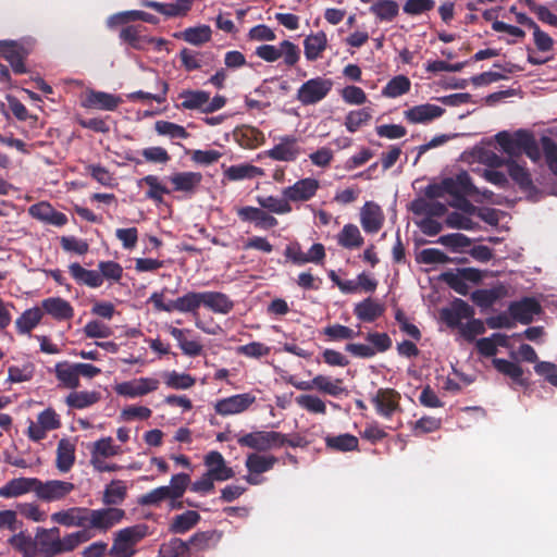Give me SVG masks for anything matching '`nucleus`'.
<instances>
[{
    "mask_svg": "<svg viewBox=\"0 0 557 557\" xmlns=\"http://www.w3.org/2000/svg\"><path fill=\"white\" fill-rule=\"evenodd\" d=\"M447 194L453 196L454 199L476 193V188L471 183L470 176L467 172H460L455 177H446Z\"/></svg>",
    "mask_w": 557,
    "mask_h": 557,
    "instance_id": "473e14b6",
    "label": "nucleus"
},
{
    "mask_svg": "<svg viewBox=\"0 0 557 557\" xmlns=\"http://www.w3.org/2000/svg\"><path fill=\"white\" fill-rule=\"evenodd\" d=\"M202 292H188L173 300V311L181 313H191L194 320L199 315Z\"/></svg>",
    "mask_w": 557,
    "mask_h": 557,
    "instance_id": "72a5a7b5",
    "label": "nucleus"
},
{
    "mask_svg": "<svg viewBox=\"0 0 557 557\" xmlns=\"http://www.w3.org/2000/svg\"><path fill=\"white\" fill-rule=\"evenodd\" d=\"M86 513L87 508L71 507L53 512L50 518L52 522L66 528H86Z\"/></svg>",
    "mask_w": 557,
    "mask_h": 557,
    "instance_id": "5701e85b",
    "label": "nucleus"
},
{
    "mask_svg": "<svg viewBox=\"0 0 557 557\" xmlns=\"http://www.w3.org/2000/svg\"><path fill=\"white\" fill-rule=\"evenodd\" d=\"M339 246L346 249H358L363 245V237L357 225L352 223L345 224L336 235Z\"/></svg>",
    "mask_w": 557,
    "mask_h": 557,
    "instance_id": "c03bdc74",
    "label": "nucleus"
},
{
    "mask_svg": "<svg viewBox=\"0 0 557 557\" xmlns=\"http://www.w3.org/2000/svg\"><path fill=\"white\" fill-rule=\"evenodd\" d=\"M174 37L183 39L193 46H202L211 40L212 29L209 25L201 24L176 33Z\"/></svg>",
    "mask_w": 557,
    "mask_h": 557,
    "instance_id": "a19ab883",
    "label": "nucleus"
},
{
    "mask_svg": "<svg viewBox=\"0 0 557 557\" xmlns=\"http://www.w3.org/2000/svg\"><path fill=\"white\" fill-rule=\"evenodd\" d=\"M256 400L257 397L253 393H240L218 399L213 408L219 416H236L249 410L255 405Z\"/></svg>",
    "mask_w": 557,
    "mask_h": 557,
    "instance_id": "6e6552de",
    "label": "nucleus"
},
{
    "mask_svg": "<svg viewBox=\"0 0 557 557\" xmlns=\"http://www.w3.org/2000/svg\"><path fill=\"white\" fill-rule=\"evenodd\" d=\"M475 154L478 158L491 165V166H500L506 164L508 168L509 175L511 178L517 182L521 186H528L531 183L530 175L524 166L520 165L513 160H509L505 162L500 157L492 151H487L483 148H479L475 150Z\"/></svg>",
    "mask_w": 557,
    "mask_h": 557,
    "instance_id": "f8f14e48",
    "label": "nucleus"
},
{
    "mask_svg": "<svg viewBox=\"0 0 557 557\" xmlns=\"http://www.w3.org/2000/svg\"><path fill=\"white\" fill-rule=\"evenodd\" d=\"M190 484V476L187 473L172 475L169 485L156 487L138 498L141 506L158 507L162 502L169 500L171 509H180L183 504L178 502Z\"/></svg>",
    "mask_w": 557,
    "mask_h": 557,
    "instance_id": "f03ea898",
    "label": "nucleus"
},
{
    "mask_svg": "<svg viewBox=\"0 0 557 557\" xmlns=\"http://www.w3.org/2000/svg\"><path fill=\"white\" fill-rule=\"evenodd\" d=\"M299 408L312 414H325L326 403L314 394H300L295 398Z\"/></svg>",
    "mask_w": 557,
    "mask_h": 557,
    "instance_id": "3c124183",
    "label": "nucleus"
},
{
    "mask_svg": "<svg viewBox=\"0 0 557 557\" xmlns=\"http://www.w3.org/2000/svg\"><path fill=\"white\" fill-rule=\"evenodd\" d=\"M169 181L173 185V190L191 195L199 187L202 175L199 172H177L172 174Z\"/></svg>",
    "mask_w": 557,
    "mask_h": 557,
    "instance_id": "7c9ffc66",
    "label": "nucleus"
},
{
    "mask_svg": "<svg viewBox=\"0 0 557 557\" xmlns=\"http://www.w3.org/2000/svg\"><path fill=\"white\" fill-rule=\"evenodd\" d=\"M55 376L61 386L65 388H77L81 384L76 363L72 364L66 361L58 362L54 367Z\"/></svg>",
    "mask_w": 557,
    "mask_h": 557,
    "instance_id": "37998d69",
    "label": "nucleus"
},
{
    "mask_svg": "<svg viewBox=\"0 0 557 557\" xmlns=\"http://www.w3.org/2000/svg\"><path fill=\"white\" fill-rule=\"evenodd\" d=\"M159 385L158 379L141 376L115 384L114 391L119 396L134 399L156 392Z\"/></svg>",
    "mask_w": 557,
    "mask_h": 557,
    "instance_id": "9b49d317",
    "label": "nucleus"
},
{
    "mask_svg": "<svg viewBox=\"0 0 557 557\" xmlns=\"http://www.w3.org/2000/svg\"><path fill=\"white\" fill-rule=\"evenodd\" d=\"M9 543L12 547L20 550L24 557H36L37 555L36 541L23 532L11 536Z\"/></svg>",
    "mask_w": 557,
    "mask_h": 557,
    "instance_id": "0e129e2a",
    "label": "nucleus"
},
{
    "mask_svg": "<svg viewBox=\"0 0 557 557\" xmlns=\"http://www.w3.org/2000/svg\"><path fill=\"white\" fill-rule=\"evenodd\" d=\"M410 209L413 214L419 216H442L446 212L444 203L426 197L414 199L410 205Z\"/></svg>",
    "mask_w": 557,
    "mask_h": 557,
    "instance_id": "e433bc0d",
    "label": "nucleus"
},
{
    "mask_svg": "<svg viewBox=\"0 0 557 557\" xmlns=\"http://www.w3.org/2000/svg\"><path fill=\"white\" fill-rule=\"evenodd\" d=\"M60 425L59 414L52 408H47L37 416L36 421H29L27 435L32 441L38 442L44 440L48 432L59 429Z\"/></svg>",
    "mask_w": 557,
    "mask_h": 557,
    "instance_id": "ddd939ff",
    "label": "nucleus"
},
{
    "mask_svg": "<svg viewBox=\"0 0 557 557\" xmlns=\"http://www.w3.org/2000/svg\"><path fill=\"white\" fill-rule=\"evenodd\" d=\"M264 153L275 161L295 162L302 153V149L296 136L283 135L276 137L273 147Z\"/></svg>",
    "mask_w": 557,
    "mask_h": 557,
    "instance_id": "9d476101",
    "label": "nucleus"
},
{
    "mask_svg": "<svg viewBox=\"0 0 557 557\" xmlns=\"http://www.w3.org/2000/svg\"><path fill=\"white\" fill-rule=\"evenodd\" d=\"M143 29L144 27L139 25L126 26L120 32V38L133 48L144 50L147 35L143 34Z\"/></svg>",
    "mask_w": 557,
    "mask_h": 557,
    "instance_id": "338daca9",
    "label": "nucleus"
},
{
    "mask_svg": "<svg viewBox=\"0 0 557 557\" xmlns=\"http://www.w3.org/2000/svg\"><path fill=\"white\" fill-rule=\"evenodd\" d=\"M145 524H136L114 533L113 544L109 549L112 557H132L136 553V545L147 535Z\"/></svg>",
    "mask_w": 557,
    "mask_h": 557,
    "instance_id": "7ed1b4c3",
    "label": "nucleus"
},
{
    "mask_svg": "<svg viewBox=\"0 0 557 557\" xmlns=\"http://www.w3.org/2000/svg\"><path fill=\"white\" fill-rule=\"evenodd\" d=\"M27 50L15 41L0 40V55L7 59L17 74L26 72L23 59Z\"/></svg>",
    "mask_w": 557,
    "mask_h": 557,
    "instance_id": "bb28decb",
    "label": "nucleus"
},
{
    "mask_svg": "<svg viewBox=\"0 0 557 557\" xmlns=\"http://www.w3.org/2000/svg\"><path fill=\"white\" fill-rule=\"evenodd\" d=\"M320 188V182L313 177L298 180L293 185L282 189V196L292 202H306L312 199Z\"/></svg>",
    "mask_w": 557,
    "mask_h": 557,
    "instance_id": "dca6fc26",
    "label": "nucleus"
},
{
    "mask_svg": "<svg viewBox=\"0 0 557 557\" xmlns=\"http://www.w3.org/2000/svg\"><path fill=\"white\" fill-rule=\"evenodd\" d=\"M540 311L541 306L533 298H524L509 306L511 317L523 324L530 323Z\"/></svg>",
    "mask_w": 557,
    "mask_h": 557,
    "instance_id": "c756f323",
    "label": "nucleus"
},
{
    "mask_svg": "<svg viewBox=\"0 0 557 557\" xmlns=\"http://www.w3.org/2000/svg\"><path fill=\"white\" fill-rule=\"evenodd\" d=\"M473 310L463 300H456L450 308L441 310V319L450 327H456L461 324L465 319L471 318Z\"/></svg>",
    "mask_w": 557,
    "mask_h": 557,
    "instance_id": "2f4dec72",
    "label": "nucleus"
},
{
    "mask_svg": "<svg viewBox=\"0 0 557 557\" xmlns=\"http://www.w3.org/2000/svg\"><path fill=\"white\" fill-rule=\"evenodd\" d=\"M327 38L324 32L308 35L304 40V52L308 61H315L321 58L326 49Z\"/></svg>",
    "mask_w": 557,
    "mask_h": 557,
    "instance_id": "58836bf2",
    "label": "nucleus"
},
{
    "mask_svg": "<svg viewBox=\"0 0 557 557\" xmlns=\"http://www.w3.org/2000/svg\"><path fill=\"white\" fill-rule=\"evenodd\" d=\"M255 54L261 60L273 63L282 59L287 67L295 66L300 60V49L289 40H283L278 45H262L257 47Z\"/></svg>",
    "mask_w": 557,
    "mask_h": 557,
    "instance_id": "39448f33",
    "label": "nucleus"
},
{
    "mask_svg": "<svg viewBox=\"0 0 557 557\" xmlns=\"http://www.w3.org/2000/svg\"><path fill=\"white\" fill-rule=\"evenodd\" d=\"M384 306L372 298H366L354 307L355 315L362 322H373L384 313Z\"/></svg>",
    "mask_w": 557,
    "mask_h": 557,
    "instance_id": "c9c22d12",
    "label": "nucleus"
},
{
    "mask_svg": "<svg viewBox=\"0 0 557 557\" xmlns=\"http://www.w3.org/2000/svg\"><path fill=\"white\" fill-rule=\"evenodd\" d=\"M277 459L270 455L250 454L246 459V468L250 473H263L273 468Z\"/></svg>",
    "mask_w": 557,
    "mask_h": 557,
    "instance_id": "864d4df0",
    "label": "nucleus"
},
{
    "mask_svg": "<svg viewBox=\"0 0 557 557\" xmlns=\"http://www.w3.org/2000/svg\"><path fill=\"white\" fill-rule=\"evenodd\" d=\"M263 175V169L252 165L250 163H239L231 165L224 171V177L233 182L252 180Z\"/></svg>",
    "mask_w": 557,
    "mask_h": 557,
    "instance_id": "79ce46f5",
    "label": "nucleus"
},
{
    "mask_svg": "<svg viewBox=\"0 0 557 557\" xmlns=\"http://www.w3.org/2000/svg\"><path fill=\"white\" fill-rule=\"evenodd\" d=\"M238 216L243 221L253 222L255 225L262 230H269L277 225V220L264 209L257 207H243L237 210Z\"/></svg>",
    "mask_w": 557,
    "mask_h": 557,
    "instance_id": "393cba45",
    "label": "nucleus"
},
{
    "mask_svg": "<svg viewBox=\"0 0 557 557\" xmlns=\"http://www.w3.org/2000/svg\"><path fill=\"white\" fill-rule=\"evenodd\" d=\"M237 442L243 447L259 451L280 448L286 444L290 446L298 445V443L288 442L285 434L275 431H252L240 436Z\"/></svg>",
    "mask_w": 557,
    "mask_h": 557,
    "instance_id": "20e7f679",
    "label": "nucleus"
},
{
    "mask_svg": "<svg viewBox=\"0 0 557 557\" xmlns=\"http://www.w3.org/2000/svg\"><path fill=\"white\" fill-rule=\"evenodd\" d=\"M100 398V393L96 391L73 392L66 397V404L76 409H84L95 405Z\"/></svg>",
    "mask_w": 557,
    "mask_h": 557,
    "instance_id": "5fc2aeb1",
    "label": "nucleus"
},
{
    "mask_svg": "<svg viewBox=\"0 0 557 557\" xmlns=\"http://www.w3.org/2000/svg\"><path fill=\"white\" fill-rule=\"evenodd\" d=\"M442 277L455 292L460 295H467L470 289L469 282H479L482 278V274L474 269H463L457 272H446Z\"/></svg>",
    "mask_w": 557,
    "mask_h": 557,
    "instance_id": "f3484780",
    "label": "nucleus"
},
{
    "mask_svg": "<svg viewBox=\"0 0 557 557\" xmlns=\"http://www.w3.org/2000/svg\"><path fill=\"white\" fill-rule=\"evenodd\" d=\"M154 129L158 135L169 137L170 139H186L189 137L185 127L164 120L157 121Z\"/></svg>",
    "mask_w": 557,
    "mask_h": 557,
    "instance_id": "052dcab7",
    "label": "nucleus"
},
{
    "mask_svg": "<svg viewBox=\"0 0 557 557\" xmlns=\"http://www.w3.org/2000/svg\"><path fill=\"white\" fill-rule=\"evenodd\" d=\"M411 88L410 79L405 75L394 76L382 89V96L386 98H397L407 94Z\"/></svg>",
    "mask_w": 557,
    "mask_h": 557,
    "instance_id": "603ef678",
    "label": "nucleus"
},
{
    "mask_svg": "<svg viewBox=\"0 0 557 557\" xmlns=\"http://www.w3.org/2000/svg\"><path fill=\"white\" fill-rule=\"evenodd\" d=\"M91 537L92 534L88 530H79L61 539L58 528H39L35 534L37 554L41 557H54L74 550Z\"/></svg>",
    "mask_w": 557,
    "mask_h": 557,
    "instance_id": "f257e3e1",
    "label": "nucleus"
},
{
    "mask_svg": "<svg viewBox=\"0 0 557 557\" xmlns=\"http://www.w3.org/2000/svg\"><path fill=\"white\" fill-rule=\"evenodd\" d=\"M259 206L274 214H288L293 208L288 199L284 196L282 198L276 196H259L257 197Z\"/></svg>",
    "mask_w": 557,
    "mask_h": 557,
    "instance_id": "09e8293b",
    "label": "nucleus"
},
{
    "mask_svg": "<svg viewBox=\"0 0 557 557\" xmlns=\"http://www.w3.org/2000/svg\"><path fill=\"white\" fill-rule=\"evenodd\" d=\"M372 119V110L370 108H361L352 110L345 116V126L348 132L355 133L363 125L368 124Z\"/></svg>",
    "mask_w": 557,
    "mask_h": 557,
    "instance_id": "bf43d9fd",
    "label": "nucleus"
},
{
    "mask_svg": "<svg viewBox=\"0 0 557 557\" xmlns=\"http://www.w3.org/2000/svg\"><path fill=\"white\" fill-rule=\"evenodd\" d=\"M370 12L381 22H391L398 15L399 5L395 0H376Z\"/></svg>",
    "mask_w": 557,
    "mask_h": 557,
    "instance_id": "8fccbe9b",
    "label": "nucleus"
},
{
    "mask_svg": "<svg viewBox=\"0 0 557 557\" xmlns=\"http://www.w3.org/2000/svg\"><path fill=\"white\" fill-rule=\"evenodd\" d=\"M333 88L331 78L317 76L306 81L297 89L296 99L304 106H311L322 101Z\"/></svg>",
    "mask_w": 557,
    "mask_h": 557,
    "instance_id": "0eeeda50",
    "label": "nucleus"
},
{
    "mask_svg": "<svg viewBox=\"0 0 557 557\" xmlns=\"http://www.w3.org/2000/svg\"><path fill=\"white\" fill-rule=\"evenodd\" d=\"M28 212L34 219L54 226L60 227L67 223V216L54 210L48 202L33 205L29 207Z\"/></svg>",
    "mask_w": 557,
    "mask_h": 557,
    "instance_id": "a878e982",
    "label": "nucleus"
},
{
    "mask_svg": "<svg viewBox=\"0 0 557 557\" xmlns=\"http://www.w3.org/2000/svg\"><path fill=\"white\" fill-rule=\"evenodd\" d=\"M75 460V446L69 440H61L57 448V468L61 472H67Z\"/></svg>",
    "mask_w": 557,
    "mask_h": 557,
    "instance_id": "de8ad7c7",
    "label": "nucleus"
},
{
    "mask_svg": "<svg viewBox=\"0 0 557 557\" xmlns=\"http://www.w3.org/2000/svg\"><path fill=\"white\" fill-rule=\"evenodd\" d=\"M69 272L77 284L90 288H98L102 285V275H99L98 271L85 269L77 262L69 265Z\"/></svg>",
    "mask_w": 557,
    "mask_h": 557,
    "instance_id": "f704fd0d",
    "label": "nucleus"
},
{
    "mask_svg": "<svg viewBox=\"0 0 557 557\" xmlns=\"http://www.w3.org/2000/svg\"><path fill=\"white\" fill-rule=\"evenodd\" d=\"M127 486L121 480H113L104 490L103 502L107 505L121 504L126 496Z\"/></svg>",
    "mask_w": 557,
    "mask_h": 557,
    "instance_id": "69168bd1",
    "label": "nucleus"
},
{
    "mask_svg": "<svg viewBox=\"0 0 557 557\" xmlns=\"http://www.w3.org/2000/svg\"><path fill=\"white\" fill-rule=\"evenodd\" d=\"M35 373V366L32 362H25L18 366H11L8 369V381L11 383H23L30 381Z\"/></svg>",
    "mask_w": 557,
    "mask_h": 557,
    "instance_id": "774afa93",
    "label": "nucleus"
},
{
    "mask_svg": "<svg viewBox=\"0 0 557 557\" xmlns=\"http://www.w3.org/2000/svg\"><path fill=\"white\" fill-rule=\"evenodd\" d=\"M401 395L394 388H379L370 398L375 412L384 418L391 419L395 413L401 412Z\"/></svg>",
    "mask_w": 557,
    "mask_h": 557,
    "instance_id": "1a4fd4ad",
    "label": "nucleus"
},
{
    "mask_svg": "<svg viewBox=\"0 0 557 557\" xmlns=\"http://www.w3.org/2000/svg\"><path fill=\"white\" fill-rule=\"evenodd\" d=\"M122 454V448L114 444L112 437H101L90 446V460H102Z\"/></svg>",
    "mask_w": 557,
    "mask_h": 557,
    "instance_id": "ea45409f",
    "label": "nucleus"
},
{
    "mask_svg": "<svg viewBox=\"0 0 557 557\" xmlns=\"http://www.w3.org/2000/svg\"><path fill=\"white\" fill-rule=\"evenodd\" d=\"M201 304L218 314H228L234 308V301L226 294L214 290L202 292Z\"/></svg>",
    "mask_w": 557,
    "mask_h": 557,
    "instance_id": "c85d7f7f",
    "label": "nucleus"
},
{
    "mask_svg": "<svg viewBox=\"0 0 557 557\" xmlns=\"http://www.w3.org/2000/svg\"><path fill=\"white\" fill-rule=\"evenodd\" d=\"M124 515V510L114 507L97 510L87 509L86 528L107 531L120 523Z\"/></svg>",
    "mask_w": 557,
    "mask_h": 557,
    "instance_id": "4468645a",
    "label": "nucleus"
},
{
    "mask_svg": "<svg viewBox=\"0 0 557 557\" xmlns=\"http://www.w3.org/2000/svg\"><path fill=\"white\" fill-rule=\"evenodd\" d=\"M44 313L49 314L54 320L64 321L74 317L72 305L61 297H49L41 301Z\"/></svg>",
    "mask_w": 557,
    "mask_h": 557,
    "instance_id": "cd10ccee",
    "label": "nucleus"
},
{
    "mask_svg": "<svg viewBox=\"0 0 557 557\" xmlns=\"http://www.w3.org/2000/svg\"><path fill=\"white\" fill-rule=\"evenodd\" d=\"M285 381L298 391L308 392L317 389L324 395L333 397L339 396L345 391L343 380L333 379L323 374L315 375L311 381H298L295 376L289 375L285 377Z\"/></svg>",
    "mask_w": 557,
    "mask_h": 557,
    "instance_id": "423d86ee",
    "label": "nucleus"
},
{
    "mask_svg": "<svg viewBox=\"0 0 557 557\" xmlns=\"http://www.w3.org/2000/svg\"><path fill=\"white\" fill-rule=\"evenodd\" d=\"M529 132L519 129L515 133L506 131L499 132L495 135V140L500 149L509 157H516L522 153V146Z\"/></svg>",
    "mask_w": 557,
    "mask_h": 557,
    "instance_id": "4be33fe9",
    "label": "nucleus"
},
{
    "mask_svg": "<svg viewBox=\"0 0 557 557\" xmlns=\"http://www.w3.org/2000/svg\"><path fill=\"white\" fill-rule=\"evenodd\" d=\"M359 441L355 435L345 433L336 436H326L325 445L327 448L338 451H351L358 448Z\"/></svg>",
    "mask_w": 557,
    "mask_h": 557,
    "instance_id": "4d7b16f0",
    "label": "nucleus"
},
{
    "mask_svg": "<svg viewBox=\"0 0 557 557\" xmlns=\"http://www.w3.org/2000/svg\"><path fill=\"white\" fill-rule=\"evenodd\" d=\"M200 516L195 510H187L173 518L170 530L174 533H185L194 528L199 521Z\"/></svg>",
    "mask_w": 557,
    "mask_h": 557,
    "instance_id": "13d9d810",
    "label": "nucleus"
},
{
    "mask_svg": "<svg viewBox=\"0 0 557 557\" xmlns=\"http://www.w3.org/2000/svg\"><path fill=\"white\" fill-rule=\"evenodd\" d=\"M203 463L207 468V473L215 481H226L234 476V471L226 465L222 454L212 450L205 456Z\"/></svg>",
    "mask_w": 557,
    "mask_h": 557,
    "instance_id": "aec40b11",
    "label": "nucleus"
},
{
    "mask_svg": "<svg viewBox=\"0 0 557 557\" xmlns=\"http://www.w3.org/2000/svg\"><path fill=\"white\" fill-rule=\"evenodd\" d=\"M75 488V485L69 481L49 480L46 482L37 479L36 496L45 502H58L64 499Z\"/></svg>",
    "mask_w": 557,
    "mask_h": 557,
    "instance_id": "2eb2a0df",
    "label": "nucleus"
},
{
    "mask_svg": "<svg viewBox=\"0 0 557 557\" xmlns=\"http://www.w3.org/2000/svg\"><path fill=\"white\" fill-rule=\"evenodd\" d=\"M384 213L381 207L373 202L367 201L360 209V224L366 233H377L384 224Z\"/></svg>",
    "mask_w": 557,
    "mask_h": 557,
    "instance_id": "6ab92c4d",
    "label": "nucleus"
},
{
    "mask_svg": "<svg viewBox=\"0 0 557 557\" xmlns=\"http://www.w3.org/2000/svg\"><path fill=\"white\" fill-rule=\"evenodd\" d=\"M44 311L39 307H33L25 310L15 321L18 333L29 334L41 321Z\"/></svg>",
    "mask_w": 557,
    "mask_h": 557,
    "instance_id": "49530a36",
    "label": "nucleus"
},
{
    "mask_svg": "<svg viewBox=\"0 0 557 557\" xmlns=\"http://www.w3.org/2000/svg\"><path fill=\"white\" fill-rule=\"evenodd\" d=\"M493 364L497 371H499L504 375L509 376L516 383H519L521 385L524 384L523 370L517 362H512V361H509L506 359L495 358L493 360Z\"/></svg>",
    "mask_w": 557,
    "mask_h": 557,
    "instance_id": "680f3d73",
    "label": "nucleus"
},
{
    "mask_svg": "<svg viewBox=\"0 0 557 557\" xmlns=\"http://www.w3.org/2000/svg\"><path fill=\"white\" fill-rule=\"evenodd\" d=\"M506 295L507 290L505 286L499 285L490 289L475 290L472 293L471 299L476 306L481 308H488Z\"/></svg>",
    "mask_w": 557,
    "mask_h": 557,
    "instance_id": "a18cd8bd",
    "label": "nucleus"
},
{
    "mask_svg": "<svg viewBox=\"0 0 557 557\" xmlns=\"http://www.w3.org/2000/svg\"><path fill=\"white\" fill-rule=\"evenodd\" d=\"M445 110L434 103H422L404 111L405 119L411 124H428L444 114Z\"/></svg>",
    "mask_w": 557,
    "mask_h": 557,
    "instance_id": "a211bd4d",
    "label": "nucleus"
},
{
    "mask_svg": "<svg viewBox=\"0 0 557 557\" xmlns=\"http://www.w3.org/2000/svg\"><path fill=\"white\" fill-rule=\"evenodd\" d=\"M37 478H14L0 487V498H16L30 492L36 494Z\"/></svg>",
    "mask_w": 557,
    "mask_h": 557,
    "instance_id": "412c9836",
    "label": "nucleus"
},
{
    "mask_svg": "<svg viewBox=\"0 0 557 557\" xmlns=\"http://www.w3.org/2000/svg\"><path fill=\"white\" fill-rule=\"evenodd\" d=\"M164 384L173 389H188L196 383V379L188 373L166 371L162 373Z\"/></svg>",
    "mask_w": 557,
    "mask_h": 557,
    "instance_id": "6e6d98bb",
    "label": "nucleus"
},
{
    "mask_svg": "<svg viewBox=\"0 0 557 557\" xmlns=\"http://www.w3.org/2000/svg\"><path fill=\"white\" fill-rule=\"evenodd\" d=\"M178 99L182 100L178 108L184 110H199L205 113L209 92L205 90L185 89L180 92Z\"/></svg>",
    "mask_w": 557,
    "mask_h": 557,
    "instance_id": "4c0bfd02",
    "label": "nucleus"
},
{
    "mask_svg": "<svg viewBox=\"0 0 557 557\" xmlns=\"http://www.w3.org/2000/svg\"><path fill=\"white\" fill-rule=\"evenodd\" d=\"M122 102L119 96L104 91L88 90L86 91L83 106L85 108L113 111Z\"/></svg>",
    "mask_w": 557,
    "mask_h": 557,
    "instance_id": "b1692460",
    "label": "nucleus"
},
{
    "mask_svg": "<svg viewBox=\"0 0 557 557\" xmlns=\"http://www.w3.org/2000/svg\"><path fill=\"white\" fill-rule=\"evenodd\" d=\"M144 184L149 187L146 194L147 198L157 202H161L163 195L169 194V189H166V187L161 184L159 177L156 175H147L137 182L139 187H141Z\"/></svg>",
    "mask_w": 557,
    "mask_h": 557,
    "instance_id": "e2e57ef3",
    "label": "nucleus"
}]
</instances>
